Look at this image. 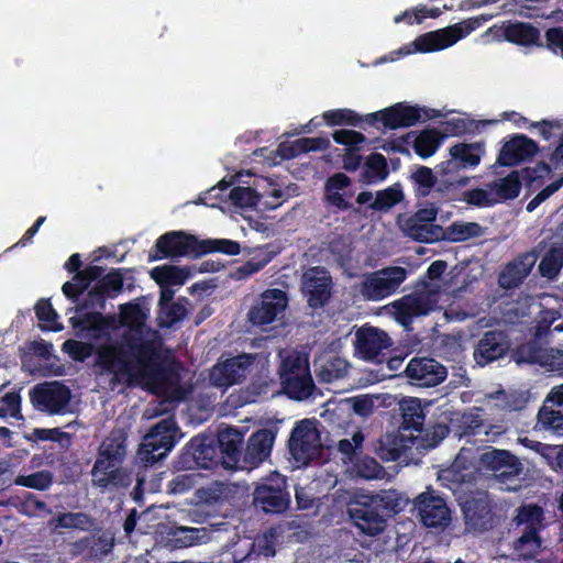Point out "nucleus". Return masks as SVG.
<instances>
[{
	"mask_svg": "<svg viewBox=\"0 0 563 563\" xmlns=\"http://www.w3.org/2000/svg\"><path fill=\"white\" fill-rule=\"evenodd\" d=\"M121 465L112 460H106L97 455L90 472L92 486L102 489L128 486L129 478Z\"/></svg>",
	"mask_w": 563,
	"mask_h": 563,
	"instance_id": "bb28decb",
	"label": "nucleus"
},
{
	"mask_svg": "<svg viewBox=\"0 0 563 563\" xmlns=\"http://www.w3.org/2000/svg\"><path fill=\"white\" fill-rule=\"evenodd\" d=\"M54 530L77 529L89 531L95 527V519L87 512H62L48 521Z\"/></svg>",
	"mask_w": 563,
	"mask_h": 563,
	"instance_id": "4c0bfd02",
	"label": "nucleus"
},
{
	"mask_svg": "<svg viewBox=\"0 0 563 563\" xmlns=\"http://www.w3.org/2000/svg\"><path fill=\"white\" fill-rule=\"evenodd\" d=\"M71 328L77 336H85L90 340H101L109 336L114 328V317L106 316L101 311H76V316L69 318Z\"/></svg>",
	"mask_w": 563,
	"mask_h": 563,
	"instance_id": "6ab92c4d",
	"label": "nucleus"
},
{
	"mask_svg": "<svg viewBox=\"0 0 563 563\" xmlns=\"http://www.w3.org/2000/svg\"><path fill=\"white\" fill-rule=\"evenodd\" d=\"M413 507L421 525L437 533L443 532L451 525L452 511L446 499L431 487L415 498Z\"/></svg>",
	"mask_w": 563,
	"mask_h": 563,
	"instance_id": "0eeeda50",
	"label": "nucleus"
},
{
	"mask_svg": "<svg viewBox=\"0 0 563 563\" xmlns=\"http://www.w3.org/2000/svg\"><path fill=\"white\" fill-rule=\"evenodd\" d=\"M405 373L412 385L420 387L438 386L448 376L446 367L431 357L411 358L406 366Z\"/></svg>",
	"mask_w": 563,
	"mask_h": 563,
	"instance_id": "412c9836",
	"label": "nucleus"
},
{
	"mask_svg": "<svg viewBox=\"0 0 563 563\" xmlns=\"http://www.w3.org/2000/svg\"><path fill=\"white\" fill-rule=\"evenodd\" d=\"M351 178L344 173H335L330 176L324 185V200L329 206L335 207L340 211H352L361 213V208L354 207L340 192L351 186Z\"/></svg>",
	"mask_w": 563,
	"mask_h": 563,
	"instance_id": "f704fd0d",
	"label": "nucleus"
},
{
	"mask_svg": "<svg viewBox=\"0 0 563 563\" xmlns=\"http://www.w3.org/2000/svg\"><path fill=\"white\" fill-rule=\"evenodd\" d=\"M462 511L470 530L484 532L493 527L494 514L486 496L466 499Z\"/></svg>",
	"mask_w": 563,
	"mask_h": 563,
	"instance_id": "2f4dec72",
	"label": "nucleus"
},
{
	"mask_svg": "<svg viewBox=\"0 0 563 563\" xmlns=\"http://www.w3.org/2000/svg\"><path fill=\"white\" fill-rule=\"evenodd\" d=\"M395 319L402 325H408L415 317L428 314L432 307L430 299L422 292L402 296L390 303Z\"/></svg>",
	"mask_w": 563,
	"mask_h": 563,
	"instance_id": "473e14b6",
	"label": "nucleus"
},
{
	"mask_svg": "<svg viewBox=\"0 0 563 563\" xmlns=\"http://www.w3.org/2000/svg\"><path fill=\"white\" fill-rule=\"evenodd\" d=\"M391 344L389 335L377 328L362 327L355 333V350L367 361L377 358Z\"/></svg>",
	"mask_w": 563,
	"mask_h": 563,
	"instance_id": "a878e982",
	"label": "nucleus"
},
{
	"mask_svg": "<svg viewBox=\"0 0 563 563\" xmlns=\"http://www.w3.org/2000/svg\"><path fill=\"white\" fill-rule=\"evenodd\" d=\"M541 548L539 528L525 529L522 534L514 541V552L519 559H534Z\"/></svg>",
	"mask_w": 563,
	"mask_h": 563,
	"instance_id": "ea45409f",
	"label": "nucleus"
},
{
	"mask_svg": "<svg viewBox=\"0 0 563 563\" xmlns=\"http://www.w3.org/2000/svg\"><path fill=\"white\" fill-rule=\"evenodd\" d=\"M107 299H109L108 296L95 284L88 290L86 298L76 306L75 311L98 309L102 312L106 309Z\"/></svg>",
	"mask_w": 563,
	"mask_h": 563,
	"instance_id": "13d9d810",
	"label": "nucleus"
},
{
	"mask_svg": "<svg viewBox=\"0 0 563 563\" xmlns=\"http://www.w3.org/2000/svg\"><path fill=\"white\" fill-rule=\"evenodd\" d=\"M482 464L493 471L501 483H507L518 477L522 472L519 459L507 450L493 449L482 454Z\"/></svg>",
	"mask_w": 563,
	"mask_h": 563,
	"instance_id": "393cba45",
	"label": "nucleus"
},
{
	"mask_svg": "<svg viewBox=\"0 0 563 563\" xmlns=\"http://www.w3.org/2000/svg\"><path fill=\"white\" fill-rule=\"evenodd\" d=\"M494 197L499 199V202L512 200L517 198L521 190V181L518 172L514 170L504 178L494 180L489 185Z\"/></svg>",
	"mask_w": 563,
	"mask_h": 563,
	"instance_id": "79ce46f5",
	"label": "nucleus"
},
{
	"mask_svg": "<svg viewBox=\"0 0 563 563\" xmlns=\"http://www.w3.org/2000/svg\"><path fill=\"white\" fill-rule=\"evenodd\" d=\"M282 391L292 400H306L314 391V382L306 355L297 352L287 354L278 366Z\"/></svg>",
	"mask_w": 563,
	"mask_h": 563,
	"instance_id": "7ed1b4c3",
	"label": "nucleus"
},
{
	"mask_svg": "<svg viewBox=\"0 0 563 563\" xmlns=\"http://www.w3.org/2000/svg\"><path fill=\"white\" fill-rule=\"evenodd\" d=\"M120 313L124 321L135 325H142L147 319V311L134 301L121 305Z\"/></svg>",
	"mask_w": 563,
	"mask_h": 563,
	"instance_id": "338daca9",
	"label": "nucleus"
},
{
	"mask_svg": "<svg viewBox=\"0 0 563 563\" xmlns=\"http://www.w3.org/2000/svg\"><path fill=\"white\" fill-rule=\"evenodd\" d=\"M443 135L437 129H424L417 132L412 141V148L415 153L426 159L431 157L440 147Z\"/></svg>",
	"mask_w": 563,
	"mask_h": 563,
	"instance_id": "58836bf2",
	"label": "nucleus"
},
{
	"mask_svg": "<svg viewBox=\"0 0 563 563\" xmlns=\"http://www.w3.org/2000/svg\"><path fill=\"white\" fill-rule=\"evenodd\" d=\"M200 240L185 231H168L162 234L150 253V261L178 258L184 256H200Z\"/></svg>",
	"mask_w": 563,
	"mask_h": 563,
	"instance_id": "9d476101",
	"label": "nucleus"
},
{
	"mask_svg": "<svg viewBox=\"0 0 563 563\" xmlns=\"http://www.w3.org/2000/svg\"><path fill=\"white\" fill-rule=\"evenodd\" d=\"M543 517V510L538 505H526L518 509L516 520L518 526L526 525L525 529L537 527L540 525Z\"/></svg>",
	"mask_w": 563,
	"mask_h": 563,
	"instance_id": "e2e57ef3",
	"label": "nucleus"
},
{
	"mask_svg": "<svg viewBox=\"0 0 563 563\" xmlns=\"http://www.w3.org/2000/svg\"><path fill=\"white\" fill-rule=\"evenodd\" d=\"M126 346L142 376L153 382H164L173 372L167 357L163 354L162 341L131 338L126 341Z\"/></svg>",
	"mask_w": 563,
	"mask_h": 563,
	"instance_id": "20e7f679",
	"label": "nucleus"
},
{
	"mask_svg": "<svg viewBox=\"0 0 563 563\" xmlns=\"http://www.w3.org/2000/svg\"><path fill=\"white\" fill-rule=\"evenodd\" d=\"M539 258V252L530 250L518 254L508 262L498 274V285L506 290L519 287L530 275Z\"/></svg>",
	"mask_w": 563,
	"mask_h": 563,
	"instance_id": "b1692460",
	"label": "nucleus"
},
{
	"mask_svg": "<svg viewBox=\"0 0 563 563\" xmlns=\"http://www.w3.org/2000/svg\"><path fill=\"white\" fill-rule=\"evenodd\" d=\"M478 124L474 120L453 118L444 122V130L451 135L461 136L478 130Z\"/></svg>",
	"mask_w": 563,
	"mask_h": 563,
	"instance_id": "774afa93",
	"label": "nucleus"
},
{
	"mask_svg": "<svg viewBox=\"0 0 563 563\" xmlns=\"http://www.w3.org/2000/svg\"><path fill=\"white\" fill-rule=\"evenodd\" d=\"M253 504L265 514H283L290 504L285 476L276 474L258 484L253 492Z\"/></svg>",
	"mask_w": 563,
	"mask_h": 563,
	"instance_id": "ddd939ff",
	"label": "nucleus"
},
{
	"mask_svg": "<svg viewBox=\"0 0 563 563\" xmlns=\"http://www.w3.org/2000/svg\"><path fill=\"white\" fill-rule=\"evenodd\" d=\"M450 158L435 166L441 176V190H459L470 183V177L461 175L462 170L475 168L485 154L484 142L456 143L449 148Z\"/></svg>",
	"mask_w": 563,
	"mask_h": 563,
	"instance_id": "f03ea898",
	"label": "nucleus"
},
{
	"mask_svg": "<svg viewBox=\"0 0 563 563\" xmlns=\"http://www.w3.org/2000/svg\"><path fill=\"white\" fill-rule=\"evenodd\" d=\"M440 115V112L435 109L411 106L407 102H397L383 110L368 113L365 115V122L369 125L380 122L388 130H397L410 128L420 121L435 119Z\"/></svg>",
	"mask_w": 563,
	"mask_h": 563,
	"instance_id": "423d86ee",
	"label": "nucleus"
},
{
	"mask_svg": "<svg viewBox=\"0 0 563 563\" xmlns=\"http://www.w3.org/2000/svg\"><path fill=\"white\" fill-rule=\"evenodd\" d=\"M288 303L287 295L284 290L272 288L265 290L260 299L251 307L247 316L254 325H266L276 320Z\"/></svg>",
	"mask_w": 563,
	"mask_h": 563,
	"instance_id": "aec40b11",
	"label": "nucleus"
},
{
	"mask_svg": "<svg viewBox=\"0 0 563 563\" xmlns=\"http://www.w3.org/2000/svg\"><path fill=\"white\" fill-rule=\"evenodd\" d=\"M271 260L272 258L268 255H263L261 258L253 257L243 263L241 266L236 267L232 273V277L238 280L246 279L253 274L262 271L271 262Z\"/></svg>",
	"mask_w": 563,
	"mask_h": 563,
	"instance_id": "0e129e2a",
	"label": "nucleus"
},
{
	"mask_svg": "<svg viewBox=\"0 0 563 563\" xmlns=\"http://www.w3.org/2000/svg\"><path fill=\"white\" fill-rule=\"evenodd\" d=\"M21 401L22 398L18 391H9L0 397V418L5 419L8 417L16 420H23L21 413Z\"/></svg>",
	"mask_w": 563,
	"mask_h": 563,
	"instance_id": "4d7b16f0",
	"label": "nucleus"
},
{
	"mask_svg": "<svg viewBox=\"0 0 563 563\" xmlns=\"http://www.w3.org/2000/svg\"><path fill=\"white\" fill-rule=\"evenodd\" d=\"M109 299L117 298L123 290L124 277L120 268H113L95 283Z\"/></svg>",
	"mask_w": 563,
	"mask_h": 563,
	"instance_id": "864d4df0",
	"label": "nucleus"
},
{
	"mask_svg": "<svg viewBox=\"0 0 563 563\" xmlns=\"http://www.w3.org/2000/svg\"><path fill=\"white\" fill-rule=\"evenodd\" d=\"M332 278L325 268H310L302 278V289L308 306L312 309L324 307L331 297Z\"/></svg>",
	"mask_w": 563,
	"mask_h": 563,
	"instance_id": "5701e85b",
	"label": "nucleus"
},
{
	"mask_svg": "<svg viewBox=\"0 0 563 563\" xmlns=\"http://www.w3.org/2000/svg\"><path fill=\"white\" fill-rule=\"evenodd\" d=\"M439 209L434 206L421 208L407 218L400 228L406 236L422 243L437 242L444 238L441 225L435 224Z\"/></svg>",
	"mask_w": 563,
	"mask_h": 563,
	"instance_id": "2eb2a0df",
	"label": "nucleus"
},
{
	"mask_svg": "<svg viewBox=\"0 0 563 563\" xmlns=\"http://www.w3.org/2000/svg\"><path fill=\"white\" fill-rule=\"evenodd\" d=\"M536 450L549 461V464L553 470L563 474V461L561 460V454H563V445H551L537 442Z\"/></svg>",
	"mask_w": 563,
	"mask_h": 563,
	"instance_id": "69168bd1",
	"label": "nucleus"
},
{
	"mask_svg": "<svg viewBox=\"0 0 563 563\" xmlns=\"http://www.w3.org/2000/svg\"><path fill=\"white\" fill-rule=\"evenodd\" d=\"M187 314V309L179 302L168 303L159 307V325L163 328H172L180 322Z\"/></svg>",
	"mask_w": 563,
	"mask_h": 563,
	"instance_id": "bf43d9fd",
	"label": "nucleus"
},
{
	"mask_svg": "<svg viewBox=\"0 0 563 563\" xmlns=\"http://www.w3.org/2000/svg\"><path fill=\"white\" fill-rule=\"evenodd\" d=\"M538 151L536 141L525 134H516L503 145L497 163L500 166H515L533 157Z\"/></svg>",
	"mask_w": 563,
	"mask_h": 563,
	"instance_id": "cd10ccee",
	"label": "nucleus"
},
{
	"mask_svg": "<svg viewBox=\"0 0 563 563\" xmlns=\"http://www.w3.org/2000/svg\"><path fill=\"white\" fill-rule=\"evenodd\" d=\"M189 275L187 268L175 265L157 266L151 271V277L156 284L167 286H181L186 283Z\"/></svg>",
	"mask_w": 563,
	"mask_h": 563,
	"instance_id": "c03bdc74",
	"label": "nucleus"
},
{
	"mask_svg": "<svg viewBox=\"0 0 563 563\" xmlns=\"http://www.w3.org/2000/svg\"><path fill=\"white\" fill-rule=\"evenodd\" d=\"M62 351L75 362H85L96 354L95 364L102 373L113 375V382L122 377L131 378L132 364L123 345L118 343H103L97 347L90 342L68 339L62 344Z\"/></svg>",
	"mask_w": 563,
	"mask_h": 563,
	"instance_id": "f257e3e1",
	"label": "nucleus"
},
{
	"mask_svg": "<svg viewBox=\"0 0 563 563\" xmlns=\"http://www.w3.org/2000/svg\"><path fill=\"white\" fill-rule=\"evenodd\" d=\"M463 200L471 206L486 208L493 207L494 205L499 202V199L494 197L493 191L485 190L482 188H474L471 190H466L463 194Z\"/></svg>",
	"mask_w": 563,
	"mask_h": 563,
	"instance_id": "052dcab7",
	"label": "nucleus"
},
{
	"mask_svg": "<svg viewBox=\"0 0 563 563\" xmlns=\"http://www.w3.org/2000/svg\"><path fill=\"white\" fill-rule=\"evenodd\" d=\"M54 482V475L51 471L42 470L30 475H18L13 483L16 486L32 488L36 490H47Z\"/></svg>",
	"mask_w": 563,
	"mask_h": 563,
	"instance_id": "09e8293b",
	"label": "nucleus"
},
{
	"mask_svg": "<svg viewBox=\"0 0 563 563\" xmlns=\"http://www.w3.org/2000/svg\"><path fill=\"white\" fill-rule=\"evenodd\" d=\"M510 349L511 339L507 331L487 330L477 336L473 347V358L478 366L485 367L505 358Z\"/></svg>",
	"mask_w": 563,
	"mask_h": 563,
	"instance_id": "4468645a",
	"label": "nucleus"
},
{
	"mask_svg": "<svg viewBox=\"0 0 563 563\" xmlns=\"http://www.w3.org/2000/svg\"><path fill=\"white\" fill-rule=\"evenodd\" d=\"M97 455L122 464L126 455V435L122 430L114 429L99 445Z\"/></svg>",
	"mask_w": 563,
	"mask_h": 563,
	"instance_id": "e433bc0d",
	"label": "nucleus"
},
{
	"mask_svg": "<svg viewBox=\"0 0 563 563\" xmlns=\"http://www.w3.org/2000/svg\"><path fill=\"white\" fill-rule=\"evenodd\" d=\"M288 451L296 463L302 465L320 454V433L312 420L303 419L296 423L288 440Z\"/></svg>",
	"mask_w": 563,
	"mask_h": 563,
	"instance_id": "9b49d317",
	"label": "nucleus"
},
{
	"mask_svg": "<svg viewBox=\"0 0 563 563\" xmlns=\"http://www.w3.org/2000/svg\"><path fill=\"white\" fill-rule=\"evenodd\" d=\"M32 405L42 411L51 415H62L71 399V391L62 382H48L35 385L30 391Z\"/></svg>",
	"mask_w": 563,
	"mask_h": 563,
	"instance_id": "dca6fc26",
	"label": "nucleus"
},
{
	"mask_svg": "<svg viewBox=\"0 0 563 563\" xmlns=\"http://www.w3.org/2000/svg\"><path fill=\"white\" fill-rule=\"evenodd\" d=\"M532 250L539 252V256L542 254L538 265L540 276L554 280L563 268V242L543 239Z\"/></svg>",
	"mask_w": 563,
	"mask_h": 563,
	"instance_id": "c756f323",
	"label": "nucleus"
},
{
	"mask_svg": "<svg viewBox=\"0 0 563 563\" xmlns=\"http://www.w3.org/2000/svg\"><path fill=\"white\" fill-rule=\"evenodd\" d=\"M389 175L386 157L380 153L371 154L365 163L363 177L367 184L384 181Z\"/></svg>",
	"mask_w": 563,
	"mask_h": 563,
	"instance_id": "a18cd8bd",
	"label": "nucleus"
},
{
	"mask_svg": "<svg viewBox=\"0 0 563 563\" xmlns=\"http://www.w3.org/2000/svg\"><path fill=\"white\" fill-rule=\"evenodd\" d=\"M178 432L179 428L173 417L158 421L144 435L139 449L140 459L153 465L166 457L178 441Z\"/></svg>",
	"mask_w": 563,
	"mask_h": 563,
	"instance_id": "39448f33",
	"label": "nucleus"
},
{
	"mask_svg": "<svg viewBox=\"0 0 563 563\" xmlns=\"http://www.w3.org/2000/svg\"><path fill=\"white\" fill-rule=\"evenodd\" d=\"M189 449L196 453L199 468L211 470L217 465V449L207 437H194L189 441Z\"/></svg>",
	"mask_w": 563,
	"mask_h": 563,
	"instance_id": "a19ab883",
	"label": "nucleus"
},
{
	"mask_svg": "<svg viewBox=\"0 0 563 563\" xmlns=\"http://www.w3.org/2000/svg\"><path fill=\"white\" fill-rule=\"evenodd\" d=\"M200 256L216 252L227 255H238L241 252L240 243L228 239L200 240Z\"/></svg>",
	"mask_w": 563,
	"mask_h": 563,
	"instance_id": "603ef678",
	"label": "nucleus"
},
{
	"mask_svg": "<svg viewBox=\"0 0 563 563\" xmlns=\"http://www.w3.org/2000/svg\"><path fill=\"white\" fill-rule=\"evenodd\" d=\"M552 435L563 437V384L553 387L537 415L534 427Z\"/></svg>",
	"mask_w": 563,
	"mask_h": 563,
	"instance_id": "a211bd4d",
	"label": "nucleus"
},
{
	"mask_svg": "<svg viewBox=\"0 0 563 563\" xmlns=\"http://www.w3.org/2000/svg\"><path fill=\"white\" fill-rule=\"evenodd\" d=\"M380 501L374 495L360 494L349 505L351 520L366 536L375 537L386 527Z\"/></svg>",
	"mask_w": 563,
	"mask_h": 563,
	"instance_id": "6e6552de",
	"label": "nucleus"
},
{
	"mask_svg": "<svg viewBox=\"0 0 563 563\" xmlns=\"http://www.w3.org/2000/svg\"><path fill=\"white\" fill-rule=\"evenodd\" d=\"M243 433L234 427H228L218 433V444L224 468L242 470Z\"/></svg>",
	"mask_w": 563,
	"mask_h": 563,
	"instance_id": "7c9ffc66",
	"label": "nucleus"
},
{
	"mask_svg": "<svg viewBox=\"0 0 563 563\" xmlns=\"http://www.w3.org/2000/svg\"><path fill=\"white\" fill-rule=\"evenodd\" d=\"M261 195L251 187L235 186L229 192V199L238 208L256 207L261 200Z\"/></svg>",
	"mask_w": 563,
	"mask_h": 563,
	"instance_id": "6e6d98bb",
	"label": "nucleus"
},
{
	"mask_svg": "<svg viewBox=\"0 0 563 563\" xmlns=\"http://www.w3.org/2000/svg\"><path fill=\"white\" fill-rule=\"evenodd\" d=\"M349 367L347 361L334 356L317 366V377L321 383H333L344 378L349 373Z\"/></svg>",
	"mask_w": 563,
	"mask_h": 563,
	"instance_id": "37998d69",
	"label": "nucleus"
},
{
	"mask_svg": "<svg viewBox=\"0 0 563 563\" xmlns=\"http://www.w3.org/2000/svg\"><path fill=\"white\" fill-rule=\"evenodd\" d=\"M322 118L324 122L330 126L336 125H350L358 126L362 122H365V117H361L354 110L351 109H335L323 112Z\"/></svg>",
	"mask_w": 563,
	"mask_h": 563,
	"instance_id": "8fccbe9b",
	"label": "nucleus"
},
{
	"mask_svg": "<svg viewBox=\"0 0 563 563\" xmlns=\"http://www.w3.org/2000/svg\"><path fill=\"white\" fill-rule=\"evenodd\" d=\"M409 180L417 198H426L434 190L441 198L451 200L456 192V190H441V176L438 173L435 175L428 166H417L416 170L410 174Z\"/></svg>",
	"mask_w": 563,
	"mask_h": 563,
	"instance_id": "72a5a7b5",
	"label": "nucleus"
},
{
	"mask_svg": "<svg viewBox=\"0 0 563 563\" xmlns=\"http://www.w3.org/2000/svg\"><path fill=\"white\" fill-rule=\"evenodd\" d=\"M401 411V429L415 430L422 433L426 413L421 400L418 398L404 399L399 404Z\"/></svg>",
	"mask_w": 563,
	"mask_h": 563,
	"instance_id": "c9c22d12",
	"label": "nucleus"
},
{
	"mask_svg": "<svg viewBox=\"0 0 563 563\" xmlns=\"http://www.w3.org/2000/svg\"><path fill=\"white\" fill-rule=\"evenodd\" d=\"M484 230L477 222H453L446 229L444 238L452 242H464L472 238H479Z\"/></svg>",
	"mask_w": 563,
	"mask_h": 563,
	"instance_id": "de8ad7c7",
	"label": "nucleus"
},
{
	"mask_svg": "<svg viewBox=\"0 0 563 563\" xmlns=\"http://www.w3.org/2000/svg\"><path fill=\"white\" fill-rule=\"evenodd\" d=\"M408 272L400 266H388L364 276L361 294L369 301H379L397 291L406 280Z\"/></svg>",
	"mask_w": 563,
	"mask_h": 563,
	"instance_id": "1a4fd4ad",
	"label": "nucleus"
},
{
	"mask_svg": "<svg viewBox=\"0 0 563 563\" xmlns=\"http://www.w3.org/2000/svg\"><path fill=\"white\" fill-rule=\"evenodd\" d=\"M478 25L479 23L476 19H468L437 31L424 33L413 41L415 51L430 53L448 48L471 34Z\"/></svg>",
	"mask_w": 563,
	"mask_h": 563,
	"instance_id": "f8f14e48",
	"label": "nucleus"
},
{
	"mask_svg": "<svg viewBox=\"0 0 563 563\" xmlns=\"http://www.w3.org/2000/svg\"><path fill=\"white\" fill-rule=\"evenodd\" d=\"M256 356L253 354H240L234 357L219 361L210 371V383L218 388H228L242 383Z\"/></svg>",
	"mask_w": 563,
	"mask_h": 563,
	"instance_id": "f3484780",
	"label": "nucleus"
},
{
	"mask_svg": "<svg viewBox=\"0 0 563 563\" xmlns=\"http://www.w3.org/2000/svg\"><path fill=\"white\" fill-rule=\"evenodd\" d=\"M495 35L519 46H542L540 30L529 22L505 21L496 27Z\"/></svg>",
	"mask_w": 563,
	"mask_h": 563,
	"instance_id": "c85d7f7f",
	"label": "nucleus"
},
{
	"mask_svg": "<svg viewBox=\"0 0 563 563\" xmlns=\"http://www.w3.org/2000/svg\"><path fill=\"white\" fill-rule=\"evenodd\" d=\"M34 310L37 320L41 322L40 328L43 331L58 332L63 330V325L57 322L58 313L53 308L49 299L41 298L36 302Z\"/></svg>",
	"mask_w": 563,
	"mask_h": 563,
	"instance_id": "49530a36",
	"label": "nucleus"
},
{
	"mask_svg": "<svg viewBox=\"0 0 563 563\" xmlns=\"http://www.w3.org/2000/svg\"><path fill=\"white\" fill-rule=\"evenodd\" d=\"M21 512L29 517L51 515L52 509L47 504L37 498L33 493H25L21 501Z\"/></svg>",
	"mask_w": 563,
	"mask_h": 563,
	"instance_id": "680f3d73",
	"label": "nucleus"
},
{
	"mask_svg": "<svg viewBox=\"0 0 563 563\" xmlns=\"http://www.w3.org/2000/svg\"><path fill=\"white\" fill-rule=\"evenodd\" d=\"M404 198L399 185L387 187L376 192L375 199L368 208L375 211L388 210L399 203Z\"/></svg>",
	"mask_w": 563,
	"mask_h": 563,
	"instance_id": "3c124183",
	"label": "nucleus"
},
{
	"mask_svg": "<svg viewBox=\"0 0 563 563\" xmlns=\"http://www.w3.org/2000/svg\"><path fill=\"white\" fill-rule=\"evenodd\" d=\"M276 439L273 429H258L253 432L245 445L242 457V470L252 471L265 462L272 453Z\"/></svg>",
	"mask_w": 563,
	"mask_h": 563,
	"instance_id": "4be33fe9",
	"label": "nucleus"
},
{
	"mask_svg": "<svg viewBox=\"0 0 563 563\" xmlns=\"http://www.w3.org/2000/svg\"><path fill=\"white\" fill-rule=\"evenodd\" d=\"M547 350L548 349L542 347L537 341H530L528 343L521 344L516 350V362L538 364L541 366Z\"/></svg>",
	"mask_w": 563,
	"mask_h": 563,
	"instance_id": "5fc2aeb1",
	"label": "nucleus"
}]
</instances>
